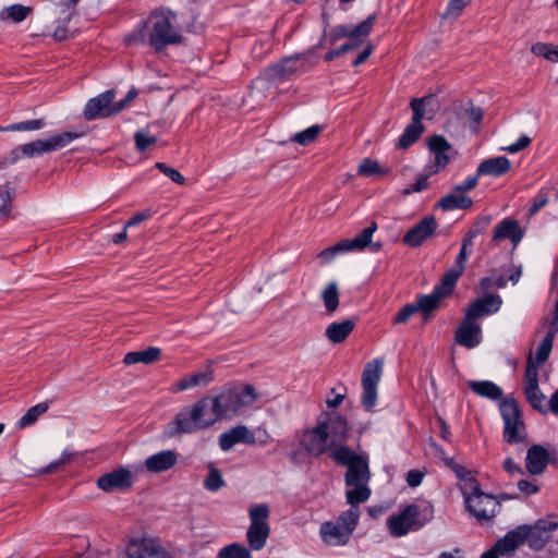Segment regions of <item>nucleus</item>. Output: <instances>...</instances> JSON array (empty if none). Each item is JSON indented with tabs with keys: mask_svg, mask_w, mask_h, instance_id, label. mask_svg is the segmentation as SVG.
<instances>
[{
	"mask_svg": "<svg viewBox=\"0 0 558 558\" xmlns=\"http://www.w3.org/2000/svg\"><path fill=\"white\" fill-rule=\"evenodd\" d=\"M175 14L170 10H155L150 13L143 25L126 38L128 44L145 43L156 51L160 52L166 47L179 45L183 37L173 25Z\"/></svg>",
	"mask_w": 558,
	"mask_h": 558,
	"instance_id": "f257e3e1",
	"label": "nucleus"
},
{
	"mask_svg": "<svg viewBox=\"0 0 558 558\" xmlns=\"http://www.w3.org/2000/svg\"><path fill=\"white\" fill-rule=\"evenodd\" d=\"M209 407L210 397H205L183 408L175 415L174 421L167 425V435L173 437L180 434H192L214 425L216 420Z\"/></svg>",
	"mask_w": 558,
	"mask_h": 558,
	"instance_id": "f03ea898",
	"label": "nucleus"
},
{
	"mask_svg": "<svg viewBox=\"0 0 558 558\" xmlns=\"http://www.w3.org/2000/svg\"><path fill=\"white\" fill-rule=\"evenodd\" d=\"M555 529V523H549L548 526H541L539 524L535 526L519 525L498 539L495 549L499 550L501 555H509L523 545L525 541H529L530 546L535 549L542 548L548 538V533Z\"/></svg>",
	"mask_w": 558,
	"mask_h": 558,
	"instance_id": "7ed1b4c3",
	"label": "nucleus"
},
{
	"mask_svg": "<svg viewBox=\"0 0 558 558\" xmlns=\"http://www.w3.org/2000/svg\"><path fill=\"white\" fill-rule=\"evenodd\" d=\"M462 494L466 510L478 521L490 520L501 508L500 501L492 495L484 494L473 477L465 482Z\"/></svg>",
	"mask_w": 558,
	"mask_h": 558,
	"instance_id": "20e7f679",
	"label": "nucleus"
},
{
	"mask_svg": "<svg viewBox=\"0 0 558 558\" xmlns=\"http://www.w3.org/2000/svg\"><path fill=\"white\" fill-rule=\"evenodd\" d=\"M82 136V133L63 132L45 140H37L15 147L10 153V163L15 162L21 155L26 157L40 156L63 148L72 141Z\"/></svg>",
	"mask_w": 558,
	"mask_h": 558,
	"instance_id": "39448f33",
	"label": "nucleus"
},
{
	"mask_svg": "<svg viewBox=\"0 0 558 558\" xmlns=\"http://www.w3.org/2000/svg\"><path fill=\"white\" fill-rule=\"evenodd\" d=\"M269 513L267 504L252 505L248 509L250 526L246 531V539L252 550H260L267 543L270 535Z\"/></svg>",
	"mask_w": 558,
	"mask_h": 558,
	"instance_id": "423d86ee",
	"label": "nucleus"
},
{
	"mask_svg": "<svg viewBox=\"0 0 558 558\" xmlns=\"http://www.w3.org/2000/svg\"><path fill=\"white\" fill-rule=\"evenodd\" d=\"M499 409L505 423L504 440L512 445L522 442L526 433L518 402L512 398H506L500 402Z\"/></svg>",
	"mask_w": 558,
	"mask_h": 558,
	"instance_id": "0eeeda50",
	"label": "nucleus"
},
{
	"mask_svg": "<svg viewBox=\"0 0 558 558\" xmlns=\"http://www.w3.org/2000/svg\"><path fill=\"white\" fill-rule=\"evenodd\" d=\"M376 230L377 223L372 222L369 227L362 230V232L357 234L355 238L344 239L332 246L326 247L318 254V257L320 258L323 264H328L333 259L335 256L339 254L353 251H363L365 247L371 245L372 236Z\"/></svg>",
	"mask_w": 558,
	"mask_h": 558,
	"instance_id": "6e6552de",
	"label": "nucleus"
},
{
	"mask_svg": "<svg viewBox=\"0 0 558 558\" xmlns=\"http://www.w3.org/2000/svg\"><path fill=\"white\" fill-rule=\"evenodd\" d=\"M376 20L377 14L373 13L357 25H337L329 33H324L318 45L329 44L332 46L342 38H348V40L365 38L371 34Z\"/></svg>",
	"mask_w": 558,
	"mask_h": 558,
	"instance_id": "1a4fd4ad",
	"label": "nucleus"
},
{
	"mask_svg": "<svg viewBox=\"0 0 558 558\" xmlns=\"http://www.w3.org/2000/svg\"><path fill=\"white\" fill-rule=\"evenodd\" d=\"M421 509L417 505L407 506L399 514H393L388 519V529L392 536L401 537L410 531L422 529L426 521L420 520Z\"/></svg>",
	"mask_w": 558,
	"mask_h": 558,
	"instance_id": "9d476101",
	"label": "nucleus"
},
{
	"mask_svg": "<svg viewBox=\"0 0 558 558\" xmlns=\"http://www.w3.org/2000/svg\"><path fill=\"white\" fill-rule=\"evenodd\" d=\"M117 558H170L167 550L153 538H132Z\"/></svg>",
	"mask_w": 558,
	"mask_h": 558,
	"instance_id": "9b49d317",
	"label": "nucleus"
},
{
	"mask_svg": "<svg viewBox=\"0 0 558 558\" xmlns=\"http://www.w3.org/2000/svg\"><path fill=\"white\" fill-rule=\"evenodd\" d=\"M383 371V363L379 360L369 362L365 365L362 374L363 393L361 398L362 405L365 410L371 411L377 400V385L379 383Z\"/></svg>",
	"mask_w": 558,
	"mask_h": 558,
	"instance_id": "f8f14e48",
	"label": "nucleus"
},
{
	"mask_svg": "<svg viewBox=\"0 0 558 558\" xmlns=\"http://www.w3.org/2000/svg\"><path fill=\"white\" fill-rule=\"evenodd\" d=\"M305 71V62L301 60L300 54H295L269 65L264 71V75L269 82H284Z\"/></svg>",
	"mask_w": 558,
	"mask_h": 558,
	"instance_id": "ddd939ff",
	"label": "nucleus"
},
{
	"mask_svg": "<svg viewBox=\"0 0 558 558\" xmlns=\"http://www.w3.org/2000/svg\"><path fill=\"white\" fill-rule=\"evenodd\" d=\"M114 97L116 92L109 89L89 99L84 109L85 119L92 121L118 114L117 104L113 101Z\"/></svg>",
	"mask_w": 558,
	"mask_h": 558,
	"instance_id": "4468645a",
	"label": "nucleus"
},
{
	"mask_svg": "<svg viewBox=\"0 0 558 558\" xmlns=\"http://www.w3.org/2000/svg\"><path fill=\"white\" fill-rule=\"evenodd\" d=\"M302 445L307 453L320 457L328 452L333 445L329 438V430L325 423H318L312 429L304 433Z\"/></svg>",
	"mask_w": 558,
	"mask_h": 558,
	"instance_id": "2eb2a0df",
	"label": "nucleus"
},
{
	"mask_svg": "<svg viewBox=\"0 0 558 558\" xmlns=\"http://www.w3.org/2000/svg\"><path fill=\"white\" fill-rule=\"evenodd\" d=\"M428 149L434 155L433 162L427 167L428 174H436L444 170L451 161V144L442 135H432L428 138Z\"/></svg>",
	"mask_w": 558,
	"mask_h": 558,
	"instance_id": "dca6fc26",
	"label": "nucleus"
},
{
	"mask_svg": "<svg viewBox=\"0 0 558 558\" xmlns=\"http://www.w3.org/2000/svg\"><path fill=\"white\" fill-rule=\"evenodd\" d=\"M454 286L441 278L440 282L435 286L433 292L427 295H420L416 300L415 306L417 312L425 315V320L428 319V314L439 307L440 301L451 294Z\"/></svg>",
	"mask_w": 558,
	"mask_h": 558,
	"instance_id": "f3484780",
	"label": "nucleus"
},
{
	"mask_svg": "<svg viewBox=\"0 0 558 558\" xmlns=\"http://www.w3.org/2000/svg\"><path fill=\"white\" fill-rule=\"evenodd\" d=\"M133 485L132 472L125 466H119L116 470L101 475L97 480V486L106 493L113 490H125Z\"/></svg>",
	"mask_w": 558,
	"mask_h": 558,
	"instance_id": "a211bd4d",
	"label": "nucleus"
},
{
	"mask_svg": "<svg viewBox=\"0 0 558 558\" xmlns=\"http://www.w3.org/2000/svg\"><path fill=\"white\" fill-rule=\"evenodd\" d=\"M209 408L216 422L235 414V389L233 385L225 387L217 396L210 398Z\"/></svg>",
	"mask_w": 558,
	"mask_h": 558,
	"instance_id": "6ab92c4d",
	"label": "nucleus"
},
{
	"mask_svg": "<svg viewBox=\"0 0 558 558\" xmlns=\"http://www.w3.org/2000/svg\"><path fill=\"white\" fill-rule=\"evenodd\" d=\"M437 229V221L434 216H426L414 225L403 236L404 244L417 247L432 236Z\"/></svg>",
	"mask_w": 558,
	"mask_h": 558,
	"instance_id": "aec40b11",
	"label": "nucleus"
},
{
	"mask_svg": "<svg viewBox=\"0 0 558 558\" xmlns=\"http://www.w3.org/2000/svg\"><path fill=\"white\" fill-rule=\"evenodd\" d=\"M454 340L458 344L466 349L477 347L482 342L481 325L464 316L454 332Z\"/></svg>",
	"mask_w": 558,
	"mask_h": 558,
	"instance_id": "412c9836",
	"label": "nucleus"
},
{
	"mask_svg": "<svg viewBox=\"0 0 558 558\" xmlns=\"http://www.w3.org/2000/svg\"><path fill=\"white\" fill-rule=\"evenodd\" d=\"M501 304L502 300L498 294H486L475 299L469 305L464 316L475 322L477 318L498 312Z\"/></svg>",
	"mask_w": 558,
	"mask_h": 558,
	"instance_id": "4be33fe9",
	"label": "nucleus"
},
{
	"mask_svg": "<svg viewBox=\"0 0 558 558\" xmlns=\"http://www.w3.org/2000/svg\"><path fill=\"white\" fill-rule=\"evenodd\" d=\"M550 460V452L544 446L533 445L526 451L525 466L531 475H539Z\"/></svg>",
	"mask_w": 558,
	"mask_h": 558,
	"instance_id": "5701e85b",
	"label": "nucleus"
},
{
	"mask_svg": "<svg viewBox=\"0 0 558 558\" xmlns=\"http://www.w3.org/2000/svg\"><path fill=\"white\" fill-rule=\"evenodd\" d=\"M255 441L254 433L244 425L235 426L219 436V446L223 451H229L238 442L254 445Z\"/></svg>",
	"mask_w": 558,
	"mask_h": 558,
	"instance_id": "b1692460",
	"label": "nucleus"
},
{
	"mask_svg": "<svg viewBox=\"0 0 558 558\" xmlns=\"http://www.w3.org/2000/svg\"><path fill=\"white\" fill-rule=\"evenodd\" d=\"M178 462V453L173 450H162L149 456L144 464L150 473H161L172 469Z\"/></svg>",
	"mask_w": 558,
	"mask_h": 558,
	"instance_id": "393cba45",
	"label": "nucleus"
},
{
	"mask_svg": "<svg viewBox=\"0 0 558 558\" xmlns=\"http://www.w3.org/2000/svg\"><path fill=\"white\" fill-rule=\"evenodd\" d=\"M523 236L517 220L506 218L500 221L494 229L493 242H499L509 239L513 244H518Z\"/></svg>",
	"mask_w": 558,
	"mask_h": 558,
	"instance_id": "a878e982",
	"label": "nucleus"
},
{
	"mask_svg": "<svg viewBox=\"0 0 558 558\" xmlns=\"http://www.w3.org/2000/svg\"><path fill=\"white\" fill-rule=\"evenodd\" d=\"M322 539L331 546L344 545L350 538L349 530H343L336 522L327 521L320 525Z\"/></svg>",
	"mask_w": 558,
	"mask_h": 558,
	"instance_id": "bb28decb",
	"label": "nucleus"
},
{
	"mask_svg": "<svg viewBox=\"0 0 558 558\" xmlns=\"http://www.w3.org/2000/svg\"><path fill=\"white\" fill-rule=\"evenodd\" d=\"M214 380V371L208 368L205 372L193 373L184 376L172 387V392L183 391L197 386H206Z\"/></svg>",
	"mask_w": 558,
	"mask_h": 558,
	"instance_id": "cd10ccee",
	"label": "nucleus"
},
{
	"mask_svg": "<svg viewBox=\"0 0 558 558\" xmlns=\"http://www.w3.org/2000/svg\"><path fill=\"white\" fill-rule=\"evenodd\" d=\"M345 473V484L348 485H357V484H367L371 477V472L368 469V461L366 457H362L356 462L347 466Z\"/></svg>",
	"mask_w": 558,
	"mask_h": 558,
	"instance_id": "c85d7f7f",
	"label": "nucleus"
},
{
	"mask_svg": "<svg viewBox=\"0 0 558 558\" xmlns=\"http://www.w3.org/2000/svg\"><path fill=\"white\" fill-rule=\"evenodd\" d=\"M510 160L505 156L488 158L477 167V175L500 177L510 170Z\"/></svg>",
	"mask_w": 558,
	"mask_h": 558,
	"instance_id": "c756f323",
	"label": "nucleus"
},
{
	"mask_svg": "<svg viewBox=\"0 0 558 558\" xmlns=\"http://www.w3.org/2000/svg\"><path fill=\"white\" fill-rule=\"evenodd\" d=\"M324 423L329 430L331 445L343 442L347 439L349 426L344 416L341 414H333Z\"/></svg>",
	"mask_w": 558,
	"mask_h": 558,
	"instance_id": "7c9ffc66",
	"label": "nucleus"
},
{
	"mask_svg": "<svg viewBox=\"0 0 558 558\" xmlns=\"http://www.w3.org/2000/svg\"><path fill=\"white\" fill-rule=\"evenodd\" d=\"M354 327V319H345L341 323H331L326 329V337L332 343H341L353 331Z\"/></svg>",
	"mask_w": 558,
	"mask_h": 558,
	"instance_id": "2f4dec72",
	"label": "nucleus"
},
{
	"mask_svg": "<svg viewBox=\"0 0 558 558\" xmlns=\"http://www.w3.org/2000/svg\"><path fill=\"white\" fill-rule=\"evenodd\" d=\"M161 356V350L156 347L146 348L143 351H132L124 355L123 363L125 365H133L137 363L153 364Z\"/></svg>",
	"mask_w": 558,
	"mask_h": 558,
	"instance_id": "473e14b6",
	"label": "nucleus"
},
{
	"mask_svg": "<svg viewBox=\"0 0 558 558\" xmlns=\"http://www.w3.org/2000/svg\"><path fill=\"white\" fill-rule=\"evenodd\" d=\"M473 205V201L470 196H466L462 193H450L444 197H441L438 202V207L442 210H453V209H468Z\"/></svg>",
	"mask_w": 558,
	"mask_h": 558,
	"instance_id": "72a5a7b5",
	"label": "nucleus"
},
{
	"mask_svg": "<svg viewBox=\"0 0 558 558\" xmlns=\"http://www.w3.org/2000/svg\"><path fill=\"white\" fill-rule=\"evenodd\" d=\"M470 389L476 393L477 396L490 399L498 400L502 397V390L495 383L489 380H481V381H469Z\"/></svg>",
	"mask_w": 558,
	"mask_h": 558,
	"instance_id": "f704fd0d",
	"label": "nucleus"
},
{
	"mask_svg": "<svg viewBox=\"0 0 558 558\" xmlns=\"http://www.w3.org/2000/svg\"><path fill=\"white\" fill-rule=\"evenodd\" d=\"M330 457L336 463L348 466L360 460L363 456L355 453L349 447L339 442L330 449Z\"/></svg>",
	"mask_w": 558,
	"mask_h": 558,
	"instance_id": "c9c22d12",
	"label": "nucleus"
},
{
	"mask_svg": "<svg viewBox=\"0 0 558 558\" xmlns=\"http://www.w3.org/2000/svg\"><path fill=\"white\" fill-rule=\"evenodd\" d=\"M233 387L235 389L236 413L256 401L257 393L252 385H233Z\"/></svg>",
	"mask_w": 558,
	"mask_h": 558,
	"instance_id": "e433bc0d",
	"label": "nucleus"
},
{
	"mask_svg": "<svg viewBox=\"0 0 558 558\" xmlns=\"http://www.w3.org/2000/svg\"><path fill=\"white\" fill-rule=\"evenodd\" d=\"M424 131V125H418L410 122L405 126L403 133L400 135L397 147L400 149H408L422 136Z\"/></svg>",
	"mask_w": 558,
	"mask_h": 558,
	"instance_id": "4c0bfd02",
	"label": "nucleus"
},
{
	"mask_svg": "<svg viewBox=\"0 0 558 558\" xmlns=\"http://www.w3.org/2000/svg\"><path fill=\"white\" fill-rule=\"evenodd\" d=\"M322 300L328 314H332L339 306V288L337 282H329L322 291Z\"/></svg>",
	"mask_w": 558,
	"mask_h": 558,
	"instance_id": "58836bf2",
	"label": "nucleus"
},
{
	"mask_svg": "<svg viewBox=\"0 0 558 558\" xmlns=\"http://www.w3.org/2000/svg\"><path fill=\"white\" fill-rule=\"evenodd\" d=\"M49 409L47 402L38 403L32 408H29L26 413L19 420L17 427L20 429L26 428L36 423L38 417L45 414Z\"/></svg>",
	"mask_w": 558,
	"mask_h": 558,
	"instance_id": "ea45409f",
	"label": "nucleus"
},
{
	"mask_svg": "<svg viewBox=\"0 0 558 558\" xmlns=\"http://www.w3.org/2000/svg\"><path fill=\"white\" fill-rule=\"evenodd\" d=\"M470 255L465 253L464 248H460V252L456 259V266L449 270H447L442 278L446 279L447 282L452 283L456 286L458 279L462 276L465 269V263Z\"/></svg>",
	"mask_w": 558,
	"mask_h": 558,
	"instance_id": "a19ab883",
	"label": "nucleus"
},
{
	"mask_svg": "<svg viewBox=\"0 0 558 558\" xmlns=\"http://www.w3.org/2000/svg\"><path fill=\"white\" fill-rule=\"evenodd\" d=\"M32 11H33L32 7H25L22 4H12L8 8H5L0 13V19L3 21L11 20L14 23H20V22L24 21L32 13Z\"/></svg>",
	"mask_w": 558,
	"mask_h": 558,
	"instance_id": "79ce46f5",
	"label": "nucleus"
},
{
	"mask_svg": "<svg viewBox=\"0 0 558 558\" xmlns=\"http://www.w3.org/2000/svg\"><path fill=\"white\" fill-rule=\"evenodd\" d=\"M350 486L353 488L345 493L347 502L352 506L351 508H357L359 504L365 502L369 498L371 489L366 484Z\"/></svg>",
	"mask_w": 558,
	"mask_h": 558,
	"instance_id": "37998d69",
	"label": "nucleus"
},
{
	"mask_svg": "<svg viewBox=\"0 0 558 558\" xmlns=\"http://www.w3.org/2000/svg\"><path fill=\"white\" fill-rule=\"evenodd\" d=\"M218 558H252L250 549L239 543L229 544L218 551Z\"/></svg>",
	"mask_w": 558,
	"mask_h": 558,
	"instance_id": "c03bdc74",
	"label": "nucleus"
},
{
	"mask_svg": "<svg viewBox=\"0 0 558 558\" xmlns=\"http://www.w3.org/2000/svg\"><path fill=\"white\" fill-rule=\"evenodd\" d=\"M525 397L531 407L541 413L547 412L546 398L539 390L538 386L534 388H525Z\"/></svg>",
	"mask_w": 558,
	"mask_h": 558,
	"instance_id": "a18cd8bd",
	"label": "nucleus"
},
{
	"mask_svg": "<svg viewBox=\"0 0 558 558\" xmlns=\"http://www.w3.org/2000/svg\"><path fill=\"white\" fill-rule=\"evenodd\" d=\"M359 518H360L359 508H350L349 510L342 512L339 515L336 523L339 526H343V530H349V534L351 535L357 525Z\"/></svg>",
	"mask_w": 558,
	"mask_h": 558,
	"instance_id": "49530a36",
	"label": "nucleus"
},
{
	"mask_svg": "<svg viewBox=\"0 0 558 558\" xmlns=\"http://www.w3.org/2000/svg\"><path fill=\"white\" fill-rule=\"evenodd\" d=\"M388 170L383 169L377 160L371 158H364L357 167V174L363 177L371 175H387Z\"/></svg>",
	"mask_w": 558,
	"mask_h": 558,
	"instance_id": "de8ad7c7",
	"label": "nucleus"
},
{
	"mask_svg": "<svg viewBox=\"0 0 558 558\" xmlns=\"http://www.w3.org/2000/svg\"><path fill=\"white\" fill-rule=\"evenodd\" d=\"M320 132V125H312L308 129L294 134L291 141L302 146H306L315 142Z\"/></svg>",
	"mask_w": 558,
	"mask_h": 558,
	"instance_id": "09e8293b",
	"label": "nucleus"
},
{
	"mask_svg": "<svg viewBox=\"0 0 558 558\" xmlns=\"http://www.w3.org/2000/svg\"><path fill=\"white\" fill-rule=\"evenodd\" d=\"M363 44V38L359 39H352L348 40L347 43L342 44L339 48L331 49L325 54V61L329 62L333 59L351 51L357 49Z\"/></svg>",
	"mask_w": 558,
	"mask_h": 558,
	"instance_id": "8fccbe9b",
	"label": "nucleus"
},
{
	"mask_svg": "<svg viewBox=\"0 0 558 558\" xmlns=\"http://www.w3.org/2000/svg\"><path fill=\"white\" fill-rule=\"evenodd\" d=\"M46 125V122L44 119H35V120H28L23 121L19 123H13L8 126H1L0 131H34L39 130Z\"/></svg>",
	"mask_w": 558,
	"mask_h": 558,
	"instance_id": "3c124183",
	"label": "nucleus"
},
{
	"mask_svg": "<svg viewBox=\"0 0 558 558\" xmlns=\"http://www.w3.org/2000/svg\"><path fill=\"white\" fill-rule=\"evenodd\" d=\"M226 485L220 471L211 468L204 480V487L209 492H217Z\"/></svg>",
	"mask_w": 558,
	"mask_h": 558,
	"instance_id": "603ef678",
	"label": "nucleus"
},
{
	"mask_svg": "<svg viewBox=\"0 0 558 558\" xmlns=\"http://www.w3.org/2000/svg\"><path fill=\"white\" fill-rule=\"evenodd\" d=\"M430 96L423 97V98H413L411 100L410 107L413 111V117L411 122L423 125L422 120L425 117V101L429 99Z\"/></svg>",
	"mask_w": 558,
	"mask_h": 558,
	"instance_id": "864d4df0",
	"label": "nucleus"
},
{
	"mask_svg": "<svg viewBox=\"0 0 558 558\" xmlns=\"http://www.w3.org/2000/svg\"><path fill=\"white\" fill-rule=\"evenodd\" d=\"M553 335H546L535 353V363L543 364L547 361L553 348Z\"/></svg>",
	"mask_w": 558,
	"mask_h": 558,
	"instance_id": "5fc2aeb1",
	"label": "nucleus"
},
{
	"mask_svg": "<svg viewBox=\"0 0 558 558\" xmlns=\"http://www.w3.org/2000/svg\"><path fill=\"white\" fill-rule=\"evenodd\" d=\"M525 381H526L525 388H534L535 386H538L537 363H535L531 356H529L527 362H526Z\"/></svg>",
	"mask_w": 558,
	"mask_h": 558,
	"instance_id": "6e6d98bb",
	"label": "nucleus"
},
{
	"mask_svg": "<svg viewBox=\"0 0 558 558\" xmlns=\"http://www.w3.org/2000/svg\"><path fill=\"white\" fill-rule=\"evenodd\" d=\"M12 192L9 184L0 186V215L7 216L11 210Z\"/></svg>",
	"mask_w": 558,
	"mask_h": 558,
	"instance_id": "4d7b16f0",
	"label": "nucleus"
},
{
	"mask_svg": "<svg viewBox=\"0 0 558 558\" xmlns=\"http://www.w3.org/2000/svg\"><path fill=\"white\" fill-rule=\"evenodd\" d=\"M416 313L417 308L414 303L407 304L395 315L392 323L395 325L405 324Z\"/></svg>",
	"mask_w": 558,
	"mask_h": 558,
	"instance_id": "13d9d810",
	"label": "nucleus"
},
{
	"mask_svg": "<svg viewBox=\"0 0 558 558\" xmlns=\"http://www.w3.org/2000/svg\"><path fill=\"white\" fill-rule=\"evenodd\" d=\"M156 168L159 169L160 172L167 175L174 183L180 185L185 183V178L177 169L171 168L163 162H157Z\"/></svg>",
	"mask_w": 558,
	"mask_h": 558,
	"instance_id": "bf43d9fd",
	"label": "nucleus"
},
{
	"mask_svg": "<svg viewBox=\"0 0 558 558\" xmlns=\"http://www.w3.org/2000/svg\"><path fill=\"white\" fill-rule=\"evenodd\" d=\"M135 146L138 151L146 150L150 145L156 143V137L145 132H136L134 134Z\"/></svg>",
	"mask_w": 558,
	"mask_h": 558,
	"instance_id": "052dcab7",
	"label": "nucleus"
},
{
	"mask_svg": "<svg viewBox=\"0 0 558 558\" xmlns=\"http://www.w3.org/2000/svg\"><path fill=\"white\" fill-rule=\"evenodd\" d=\"M490 217L489 216H482L476 219V221L473 223V226L470 228L468 233H470V236H477L483 234L487 228L490 225Z\"/></svg>",
	"mask_w": 558,
	"mask_h": 558,
	"instance_id": "680f3d73",
	"label": "nucleus"
},
{
	"mask_svg": "<svg viewBox=\"0 0 558 558\" xmlns=\"http://www.w3.org/2000/svg\"><path fill=\"white\" fill-rule=\"evenodd\" d=\"M430 174H428V172L424 175H421L417 181L413 184H411L410 186L405 187L403 191H402V195L403 196H408L412 193H418V192H422L424 190H426L428 187V177Z\"/></svg>",
	"mask_w": 558,
	"mask_h": 558,
	"instance_id": "e2e57ef3",
	"label": "nucleus"
},
{
	"mask_svg": "<svg viewBox=\"0 0 558 558\" xmlns=\"http://www.w3.org/2000/svg\"><path fill=\"white\" fill-rule=\"evenodd\" d=\"M470 2L471 0H450L445 16L458 15Z\"/></svg>",
	"mask_w": 558,
	"mask_h": 558,
	"instance_id": "0e129e2a",
	"label": "nucleus"
},
{
	"mask_svg": "<svg viewBox=\"0 0 558 558\" xmlns=\"http://www.w3.org/2000/svg\"><path fill=\"white\" fill-rule=\"evenodd\" d=\"M424 476H425V473L420 470H410L407 473L405 481L410 487H417L421 485Z\"/></svg>",
	"mask_w": 558,
	"mask_h": 558,
	"instance_id": "69168bd1",
	"label": "nucleus"
},
{
	"mask_svg": "<svg viewBox=\"0 0 558 558\" xmlns=\"http://www.w3.org/2000/svg\"><path fill=\"white\" fill-rule=\"evenodd\" d=\"M530 144L531 138L527 135H522L514 144H511L508 147H506L505 150L514 154L526 148Z\"/></svg>",
	"mask_w": 558,
	"mask_h": 558,
	"instance_id": "338daca9",
	"label": "nucleus"
},
{
	"mask_svg": "<svg viewBox=\"0 0 558 558\" xmlns=\"http://www.w3.org/2000/svg\"><path fill=\"white\" fill-rule=\"evenodd\" d=\"M547 204H548V198L545 195L538 194L532 201V205L530 207L529 215L530 216H534L536 213H538Z\"/></svg>",
	"mask_w": 558,
	"mask_h": 558,
	"instance_id": "774afa93",
	"label": "nucleus"
}]
</instances>
